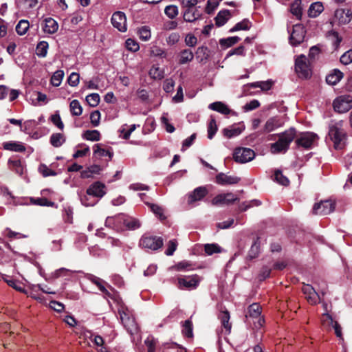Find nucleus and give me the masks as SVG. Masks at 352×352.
Returning <instances> with one entry per match:
<instances>
[{
    "mask_svg": "<svg viewBox=\"0 0 352 352\" xmlns=\"http://www.w3.org/2000/svg\"><path fill=\"white\" fill-rule=\"evenodd\" d=\"M275 136H278V140L270 144V152L272 154L285 153L287 151L290 144L296 137V130L292 127L283 133L270 135L267 139L268 140H272Z\"/></svg>",
    "mask_w": 352,
    "mask_h": 352,
    "instance_id": "1",
    "label": "nucleus"
},
{
    "mask_svg": "<svg viewBox=\"0 0 352 352\" xmlns=\"http://www.w3.org/2000/svg\"><path fill=\"white\" fill-rule=\"evenodd\" d=\"M118 311L122 323L131 336L132 342H134L137 340L139 342L141 340V337L138 334L139 328L128 307L122 304L119 306Z\"/></svg>",
    "mask_w": 352,
    "mask_h": 352,
    "instance_id": "2",
    "label": "nucleus"
},
{
    "mask_svg": "<svg viewBox=\"0 0 352 352\" xmlns=\"http://www.w3.org/2000/svg\"><path fill=\"white\" fill-rule=\"evenodd\" d=\"M342 122L331 124L329 126V135L333 142L334 148L342 150L346 144V133L342 129Z\"/></svg>",
    "mask_w": 352,
    "mask_h": 352,
    "instance_id": "3",
    "label": "nucleus"
},
{
    "mask_svg": "<svg viewBox=\"0 0 352 352\" xmlns=\"http://www.w3.org/2000/svg\"><path fill=\"white\" fill-rule=\"evenodd\" d=\"M246 322L248 324L253 322V328L260 329L265 320L261 316V307L258 303H252L248 307V313L245 314Z\"/></svg>",
    "mask_w": 352,
    "mask_h": 352,
    "instance_id": "4",
    "label": "nucleus"
},
{
    "mask_svg": "<svg viewBox=\"0 0 352 352\" xmlns=\"http://www.w3.org/2000/svg\"><path fill=\"white\" fill-rule=\"evenodd\" d=\"M295 71L300 78L307 79L311 75V69L307 57L301 54L295 59Z\"/></svg>",
    "mask_w": 352,
    "mask_h": 352,
    "instance_id": "5",
    "label": "nucleus"
},
{
    "mask_svg": "<svg viewBox=\"0 0 352 352\" xmlns=\"http://www.w3.org/2000/svg\"><path fill=\"white\" fill-rule=\"evenodd\" d=\"M163 245V239L157 236L144 234L140 240V246L144 249L155 251Z\"/></svg>",
    "mask_w": 352,
    "mask_h": 352,
    "instance_id": "6",
    "label": "nucleus"
},
{
    "mask_svg": "<svg viewBox=\"0 0 352 352\" xmlns=\"http://www.w3.org/2000/svg\"><path fill=\"white\" fill-rule=\"evenodd\" d=\"M255 157L254 150L246 147L236 148L233 152V159L237 163L245 164Z\"/></svg>",
    "mask_w": 352,
    "mask_h": 352,
    "instance_id": "7",
    "label": "nucleus"
},
{
    "mask_svg": "<svg viewBox=\"0 0 352 352\" xmlns=\"http://www.w3.org/2000/svg\"><path fill=\"white\" fill-rule=\"evenodd\" d=\"M333 107L335 111L339 113H344L352 108V96L342 95L337 97L333 102Z\"/></svg>",
    "mask_w": 352,
    "mask_h": 352,
    "instance_id": "8",
    "label": "nucleus"
},
{
    "mask_svg": "<svg viewBox=\"0 0 352 352\" xmlns=\"http://www.w3.org/2000/svg\"><path fill=\"white\" fill-rule=\"evenodd\" d=\"M318 137L316 134L311 132H305L296 140V144L298 147H302L305 149L312 148L317 143Z\"/></svg>",
    "mask_w": 352,
    "mask_h": 352,
    "instance_id": "9",
    "label": "nucleus"
},
{
    "mask_svg": "<svg viewBox=\"0 0 352 352\" xmlns=\"http://www.w3.org/2000/svg\"><path fill=\"white\" fill-rule=\"evenodd\" d=\"M289 42L292 45L296 46L300 45L305 38L306 30L302 24L293 25L292 32L289 31Z\"/></svg>",
    "mask_w": 352,
    "mask_h": 352,
    "instance_id": "10",
    "label": "nucleus"
},
{
    "mask_svg": "<svg viewBox=\"0 0 352 352\" xmlns=\"http://www.w3.org/2000/svg\"><path fill=\"white\" fill-rule=\"evenodd\" d=\"M124 214H119L116 216L108 217L105 220V226L110 228L116 232L124 230Z\"/></svg>",
    "mask_w": 352,
    "mask_h": 352,
    "instance_id": "11",
    "label": "nucleus"
},
{
    "mask_svg": "<svg viewBox=\"0 0 352 352\" xmlns=\"http://www.w3.org/2000/svg\"><path fill=\"white\" fill-rule=\"evenodd\" d=\"M200 282L198 275L195 274L188 276L178 278V287L179 289H196Z\"/></svg>",
    "mask_w": 352,
    "mask_h": 352,
    "instance_id": "12",
    "label": "nucleus"
},
{
    "mask_svg": "<svg viewBox=\"0 0 352 352\" xmlns=\"http://www.w3.org/2000/svg\"><path fill=\"white\" fill-rule=\"evenodd\" d=\"M335 209V204L331 200L322 201L314 204L313 212L316 214L327 215L332 212Z\"/></svg>",
    "mask_w": 352,
    "mask_h": 352,
    "instance_id": "13",
    "label": "nucleus"
},
{
    "mask_svg": "<svg viewBox=\"0 0 352 352\" xmlns=\"http://www.w3.org/2000/svg\"><path fill=\"white\" fill-rule=\"evenodd\" d=\"M284 125V122L280 116H273L267 120L263 125L261 133H271Z\"/></svg>",
    "mask_w": 352,
    "mask_h": 352,
    "instance_id": "14",
    "label": "nucleus"
},
{
    "mask_svg": "<svg viewBox=\"0 0 352 352\" xmlns=\"http://www.w3.org/2000/svg\"><path fill=\"white\" fill-rule=\"evenodd\" d=\"M111 23L120 32L126 31V17L124 12L120 11L114 12L111 16Z\"/></svg>",
    "mask_w": 352,
    "mask_h": 352,
    "instance_id": "15",
    "label": "nucleus"
},
{
    "mask_svg": "<svg viewBox=\"0 0 352 352\" xmlns=\"http://www.w3.org/2000/svg\"><path fill=\"white\" fill-rule=\"evenodd\" d=\"M208 193L206 186H199L195 188L188 195V204L192 205L195 202L202 200Z\"/></svg>",
    "mask_w": 352,
    "mask_h": 352,
    "instance_id": "16",
    "label": "nucleus"
},
{
    "mask_svg": "<svg viewBox=\"0 0 352 352\" xmlns=\"http://www.w3.org/2000/svg\"><path fill=\"white\" fill-rule=\"evenodd\" d=\"M322 323L324 326H332L335 330V333L340 339L343 340L342 334V328L338 322L333 321V318L328 313H324L322 316Z\"/></svg>",
    "mask_w": 352,
    "mask_h": 352,
    "instance_id": "17",
    "label": "nucleus"
},
{
    "mask_svg": "<svg viewBox=\"0 0 352 352\" xmlns=\"http://www.w3.org/2000/svg\"><path fill=\"white\" fill-rule=\"evenodd\" d=\"M105 185L100 182H96L87 189V194L93 195L99 201L105 194Z\"/></svg>",
    "mask_w": 352,
    "mask_h": 352,
    "instance_id": "18",
    "label": "nucleus"
},
{
    "mask_svg": "<svg viewBox=\"0 0 352 352\" xmlns=\"http://www.w3.org/2000/svg\"><path fill=\"white\" fill-rule=\"evenodd\" d=\"M302 291L310 304L315 305L319 302L320 296L311 285H305L302 288Z\"/></svg>",
    "mask_w": 352,
    "mask_h": 352,
    "instance_id": "19",
    "label": "nucleus"
},
{
    "mask_svg": "<svg viewBox=\"0 0 352 352\" xmlns=\"http://www.w3.org/2000/svg\"><path fill=\"white\" fill-rule=\"evenodd\" d=\"M236 199L237 197L232 192H228L215 196L212 200V205L230 204Z\"/></svg>",
    "mask_w": 352,
    "mask_h": 352,
    "instance_id": "20",
    "label": "nucleus"
},
{
    "mask_svg": "<svg viewBox=\"0 0 352 352\" xmlns=\"http://www.w3.org/2000/svg\"><path fill=\"white\" fill-rule=\"evenodd\" d=\"M335 18L340 24H348L352 20V11L350 9H337L335 12Z\"/></svg>",
    "mask_w": 352,
    "mask_h": 352,
    "instance_id": "21",
    "label": "nucleus"
},
{
    "mask_svg": "<svg viewBox=\"0 0 352 352\" xmlns=\"http://www.w3.org/2000/svg\"><path fill=\"white\" fill-rule=\"evenodd\" d=\"M215 179L216 182L221 186L235 184L240 181V179L236 176L227 175L223 173L217 174Z\"/></svg>",
    "mask_w": 352,
    "mask_h": 352,
    "instance_id": "22",
    "label": "nucleus"
},
{
    "mask_svg": "<svg viewBox=\"0 0 352 352\" xmlns=\"http://www.w3.org/2000/svg\"><path fill=\"white\" fill-rule=\"evenodd\" d=\"M44 25L42 27L43 31L45 34H53L58 30L57 21L51 17L45 18L43 21Z\"/></svg>",
    "mask_w": 352,
    "mask_h": 352,
    "instance_id": "23",
    "label": "nucleus"
},
{
    "mask_svg": "<svg viewBox=\"0 0 352 352\" xmlns=\"http://www.w3.org/2000/svg\"><path fill=\"white\" fill-rule=\"evenodd\" d=\"M344 77V74L338 69H332L330 73L326 76V82L331 85H336Z\"/></svg>",
    "mask_w": 352,
    "mask_h": 352,
    "instance_id": "24",
    "label": "nucleus"
},
{
    "mask_svg": "<svg viewBox=\"0 0 352 352\" xmlns=\"http://www.w3.org/2000/svg\"><path fill=\"white\" fill-rule=\"evenodd\" d=\"M3 148L5 150L14 151V152H24L25 151V146L21 142L10 141L6 142L3 144Z\"/></svg>",
    "mask_w": 352,
    "mask_h": 352,
    "instance_id": "25",
    "label": "nucleus"
},
{
    "mask_svg": "<svg viewBox=\"0 0 352 352\" xmlns=\"http://www.w3.org/2000/svg\"><path fill=\"white\" fill-rule=\"evenodd\" d=\"M85 277L92 283L96 285L101 292L105 294H109L107 289L104 287V284L106 283L104 280L91 274H87Z\"/></svg>",
    "mask_w": 352,
    "mask_h": 352,
    "instance_id": "26",
    "label": "nucleus"
},
{
    "mask_svg": "<svg viewBox=\"0 0 352 352\" xmlns=\"http://www.w3.org/2000/svg\"><path fill=\"white\" fill-rule=\"evenodd\" d=\"M244 128L238 126L236 125H232L228 128H225L223 130V135L227 138H232L239 135Z\"/></svg>",
    "mask_w": 352,
    "mask_h": 352,
    "instance_id": "27",
    "label": "nucleus"
},
{
    "mask_svg": "<svg viewBox=\"0 0 352 352\" xmlns=\"http://www.w3.org/2000/svg\"><path fill=\"white\" fill-rule=\"evenodd\" d=\"M140 226L141 223L138 219L125 214L124 230H135Z\"/></svg>",
    "mask_w": 352,
    "mask_h": 352,
    "instance_id": "28",
    "label": "nucleus"
},
{
    "mask_svg": "<svg viewBox=\"0 0 352 352\" xmlns=\"http://www.w3.org/2000/svg\"><path fill=\"white\" fill-rule=\"evenodd\" d=\"M208 108L223 115H228L230 113L229 107L222 102H212L209 104Z\"/></svg>",
    "mask_w": 352,
    "mask_h": 352,
    "instance_id": "29",
    "label": "nucleus"
},
{
    "mask_svg": "<svg viewBox=\"0 0 352 352\" xmlns=\"http://www.w3.org/2000/svg\"><path fill=\"white\" fill-rule=\"evenodd\" d=\"M78 195L81 204L85 207L94 206L98 202L97 198H95V197H94L93 195H89V194H87V190L85 194L82 195L80 194Z\"/></svg>",
    "mask_w": 352,
    "mask_h": 352,
    "instance_id": "30",
    "label": "nucleus"
},
{
    "mask_svg": "<svg viewBox=\"0 0 352 352\" xmlns=\"http://www.w3.org/2000/svg\"><path fill=\"white\" fill-rule=\"evenodd\" d=\"M65 142V138L63 134L60 133H52L50 138V144L56 148L61 146Z\"/></svg>",
    "mask_w": 352,
    "mask_h": 352,
    "instance_id": "31",
    "label": "nucleus"
},
{
    "mask_svg": "<svg viewBox=\"0 0 352 352\" xmlns=\"http://www.w3.org/2000/svg\"><path fill=\"white\" fill-rule=\"evenodd\" d=\"M230 318V313L227 310L221 311L219 315L221 325L226 329L228 333L230 332L232 327L231 324L229 322Z\"/></svg>",
    "mask_w": 352,
    "mask_h": 352,
    "instance_id": "32",
    "label": "nucleus"
},
{
    "mask_svg": "<svg viewBox=\"0 0 352 352\" xmlns=\"http://www.w3.org/2000/svg\"><path fill=\"white\" fill-rule=\"evenodd\" d=\"M201 14L193 8H186L184 12V20L186 22H193L200 17Z\"/></svg>",
    "mask_w": 352,
    "mask_h": 352,
    "instance_id": "33",
    "label": "nucleus"
},
{
    "mask_svg": "<svg viewBox=\"0 0 352 352\" xmlns=\"http://www.w3.org/2000/svg\"><path fill=\"white\" fill-rule=\"evenodd\" d=\"M323 10L324 7L322 3L315 2L311 4L308 10V14L310 17L314 18L318 16Z\"/></svg>",
    "mask_w": 352,
    "mask_h": 352,
    "instance_id": "34",
    "label": "nucleus"
},
{
    "mask_svg": "<svg viewBox=\"0 0 352 352\" xmlns=\"http://www.w3.org/2000/svg\"><path fill=\"white\" fill-rule=\"evenodd\" d=\"M137 33L140 38L143 41H148L151 38V30L147 25L141 26L138 28Z\"/></svg>",
    "mask_w": 352,
    "mask_h": 352,
    "instance_id": "35",
    "label": "nucleus"
},
{
    "mask_svg": "<svg viewBox=\"0 0 352 352\" xmlns=\"http://www.w3.org/2000/svg\"><path fill=\"white\" fill-rule=\"evenodd\" d=\"M197 58L200 63L206 62L209 58V50L207 47L201 46L197 48Z\"/></svg>",
    "mask_w": 352,
    "mask_h": 352,
    "instance_id": "36",
    "label": "nucleus"
},
{
    "mask_svg": "<svg viewBox=\"0 0 352 352\" xmlns=\"http://www.w3.org/2000/svg\"><path fill=\"white\" fill-rule=\"evenodd\" d=\"M230 12L228 10L220 11L215 17V23L218 27L223 26L228 20Z\"/></svg>",
    "mask_w": 352,
    "mask_h": 352,
    "instance_id": "37",
    "label": "nucleus"
},
{
    "mask_svg": "<svg viewBox=\"0 0 352 352\" xmlns=\"http://www.w3.org/2000/svg\"><path fill=\"white\" fill-rule=\"evenodd\" d=\"M251 28V23L248 19H243V21L237 23L233 28H232L229 32H234L239 30H248Z\"/></svg>",
    "mask_w": 352,
    "mask_h": 352,
    "instance_id": "38",
    "label": "nucleus"
},
{
    "mask_svg": "<svg viewBox=\"0 0 352 352\" xmlns=\"http://www.w3.org/2000/svg\"><path fill=\"white\" fill-rule=\"evenodd\" d=\"M239 41H241V38L237 36H230L226 38H221L219 40V44L221 47L228 48L234 45Z\"/></svg>",
    "mask_w": 352,
    "mask_h": 352,
    "instance_id": "39",
    "label": "nucleus"
},
{
    "mask_svg": "<svg viewBox=\"0 0 352 352\" xmlns=\"http://www.w3.org/2000/svg\"><path fill=\"white\" fill-rule=\"evenodd\" d=\"M194 58L192 52L189 49H186L180 52L179 63L186 64L190 62Z\"/></svg>",
    "mask_w": 352,
    "mask_h": 352,
    "instance_id": "40",
    "label": "nucleus"
},
{
    "mask_svg": "<svg viewBox=\"0 0 352 352\" xmlns=\"http://www.w3.org/2000/svg\"><path fill=\"white\" fill-rule=\"evenodd\" d=\"M82 138L89 141L100 140V133L98 130H87L82 134Z\"/></svg>",
    "mask_w": 352,
    "mask_h": 352,
    "instance_id": "41",
    "label": "nucleus"
},
{
    "mask_svg": "<svg viewBox=\"0 0 352 352\" xmlns=\"http://www.w3.org/2000/svg\"><path fill=\"white\" fill-rule=\"evenodd\" d=\"M29 28V21L28 20L22 19L20 20L16 25V32L19 35L22 36L26 34Z\"/></svg>",
    "mask_w": 352,
    "mask_h": 352,
    "instance_id": "42",
    "label": "nucleus"
},
{
    "mask_svg": "<svg viewBox=\"0 0 352 352\" xmlns=\"http://www.w3.org/2000/svg\"><path fill=\"white\" fill-rule=\"evenodd\" d=\"M290 10L298 19H300L302 16L301 1L295 0L291 5Z\"/></svg>",
    "mask_w": 352,
    "mask_h": 352,
    "instance_id": "43",
    "label": "nucleus"
},
{
    "mask_svg": "<svg viewBox=\"0 0 352 352\" xmlns=\"http://www.w3.org/2000/svg\"><path fill=\"white\" fill-rule=\"evenodd\" d=\"M3 280L10 287L16 289V291L24 292V289L22 287L21 283L14 279L9 278L8 276L3 275Z\"/></svg>",
    "mask_w": 352,
    "mask_h": 352,
    "instance_id": "44",
    "label": "nucleus"
},
{
    "mask_svg": "<svg viewBox=\"0 0 352 352\" xmlns=\"http://www.w3.org/2000/svg\"><path fill=\"white\" fill-rule=\"evenodd\" d=\"M48 43L47 41H40L36 48V53L39 57H45L47 54Z\"/></svg>",
    "mask_w": 352,
    "mask_h": 352,
    "instance_id": "45",
    "label": "nucleus"
},
{
    "mask_svg": "<svg viewBox=\"0 0 352 352\" xmlns=\"http://www.w3.org/2000/svg\"><path fill=\"white\" fill-rule=\"evenodd\" d=\"M204 250L207 255H212L214 253H220L223 249L217 243H208L204 245Z\"/></svg>",
    "mask_w": 352,
    "mask_h": 352,
    "instance_id": "46",
    "label": "nucleus"
},
{
    "mask_svg": "<svg viewBox=\"0 0 352 352\" xmlns=\"http://www.w3.org/2000/svg\"><path fill=\"white\" fill-rule=\"evenodd\" d=\"M63 77L64 72L63 70L56 71L51 78L52 85L54 87H58L61 84Z\"/></svg>",
    "mask_w": 352,
    "mask_h": 352,
    "instance_id": "47",
    "label": "nucleus"
},
{
    "mask_svg": "<svg viewBox=\"0 0 352 352\" xmlns=\"http://www.w3.org/2000/svg\"><path fill=\"white\" fill-rule=\"evenodd\" d=\"M70 111L73 116H79L82 113V108L78 100H73L70 102Z\"/></svg>",
    "mask_w": 352,
    "mask_h": 352,
    "instance_id": "48",
    "label": "nucleus"
},
{
    "mask_svg": "<svg viewBox=\"0 0 352 352\" xmlns=\"http://www.w3.org/2000/svg\"><path fill=\"white\" fill-rule=\"evenodd\" d=\"M149 75L153 79L161 80L164 76V72L158 66L153 65L149 70Z\"/></svg>",
    "mask_w": 352,
    "mask_h": 352,
    "instance_id": "49",
    "label": "nucleus"
},
{
    "mask_svg": "<svg viewBox=\"0 0 352 352\" xmlns=\"http://www.w3.org/2000/svg\"><path fill=\"white\" fill-rule=\"evenodd\" d=\"M94 151L95 154H98L100 157H109V160L112 158L113 155L111 151L101 148L99 144H96L94 146Z\"/></svg>",
    "mask_w": 352,
    "mask_h": 352,
    "instance_id": "50",
    "label": "nucleus"
},
{
    "mask_svg": "<svg viewBox=\"0 0 352 352\" xmlns=\"http://www.w3.org/2000/svg\"><path fill=\"white\" fill-rule=\"evenodd\" d=\"M250 86L253 88L259 87L262 90L268 91L272 86V82L270 80L255 82L251 83Z\"/></svg>",
    "mask_w": 352,
    "mask_h": 352,
    "instance_id": "51",
    "label": "nucleus"
},
{
    "mask_svg": "<svg viewBox=\"0 0 352 352\" xmlns=\"http://www.w3.org/2000/svg\"><path fill=\"white\" fill-rule=\"evenodd\" d=\"M178 8L175 5L167 6L164 9L165 14L170 19H173L178 14Z\"/></svg>",
    "mask_w": 352,
    "mask_h": 352,
    "instance_id": "52",
    "label": "nucleus"
},
{
    "mask_svg": "<svg viewBox=\"0 0 352 352\" xmlns=\"http://www.w3.org/2000/svg\"><path fill=\"white\" fill-rule=\"evenodd\" d=\"M50 121L57 126L60 130L63 131L64 129V124L62 122L61 118L59 114V111H56L54 114L50 117Z\"/></svg>",
    "mask_w": 352,
    "mask_h": 352,
    "instance_id": "53",
    "label": "nucleus"
},
{
    "mask_svg": "<svg viewBox=\"0 0 352 352\" xmlns=\"http://www.w3.org/2000/svg\"><path fill=\"white\" fill-rule=\"evenodd\" d=\"M150 54L151 56L156 57L165 58L166 56V50L157 45H153L151 47Z\"/></svg>",
    "mask_w": 352,
    "mask_h": 352,
    "instance_id": "54",
    "label": "nucleus"
},
{
    "mask_svg": "<svg viewBox=\"0 0 352 352\" xmlns=\"http://www.w3.org/2000/svg\"><path fill=\"white\" fill-rule=\"evenodd\" d=\"M86 101L89 106L95 107L98 106L100 102V96L96 93L89 94L86 97Z\"/></svg>",
    "mask_w": 352,
    "mask_h": 352,
    "instance_id": "55",
    "label": "nucleus"
},
{
    "mask_svg": "<svg viewBox=\"0 0 352 352\" xmlns=\"http://www.w3.org/2000/svg\"><path fill=\"white\" fill-rule=\"evenodd\" d=\"M274 180L283 186H287L289 181L287 177L283 175L280 170H276L274 173Z\"/></svg>",
    "mask_w": 352,
    "mask_h": 352,
    "instance_id": "56",
    "label": "nucleus"
},
{
    "mask_svg": "<svg viewBox=\"0 0 352 352\" xmlns=\"http://www.w3.org/2000/svg\"><path fill=\"white\" fill-rule=\"evenodd\" d=\"M146 204L150 207L151 211L160 219H164L165 218L163 209L162 207L157 204L146 203Z\"/></svg>",
    "mask_w": 352,
    "mask_h": 352,
    "instance_id": "57",
    "label": "nucleus"
},
{
    "mask_svg": "<svg viewBox=\"0 0 352 352\" xmlns=\"http://www.w3.org/2000/svg\"><path fill=\"white\" fill-rule=\"evenodd\" d=\"M217 131V126L214 118H211L208 126V138L211 140Z\"/></svg>",
    "mask_w": 352,
    "mask_h": 352,
    "instance_id": "58",
    "label": "nucleus"
},
{
    "mask_svg": "<svg viewBox=\"0 0 352 352\" xmlns=\"http://www.w3.org/2000/svg\"><path fill=\"white\" fill-rule=\"evenodd\" d=\"M260 250V242L259 239L257 238L251 246L249 251V256L252 258H255L258 254Z\"/></svg>",
    "mask_w": 352,
    "mask_h": 352,
    "instance_id": "59",
    "label": "nucleus"
},
{
    "mask_svg": "<svg viewBox=\"0 0 352 352\" xmlns=\"http://www.w3.org/2000/svg\"><path fill=\"white\" fill-rule=\"evenodd\" d=\"M63 218L65 222L72 223L73 219V209L69 206H66L63 209Z\"/></svg>",
    "mask_w": 352,
    "mask_h": 352,
    "instance_id": "60",
    "label": "nucleus"
},
{
    "mask_svg": "<svg viewBox=\"0 0 352 352\" xmlns=\"http://www.w3.org/2000/svg\"><path fill=\"white\" fill-rule=\"evenodd\" d=\"M177 248V241L176 239L170 240L167 243V248L165 251V254L167 256H172Z\"/></svg>",
    "mask_w": 352,
    "mask_h": 352,
    "instance_id": "61",
    "label": "nucleus"
},
{
    "mask_svg": "<svg viewBox=\"0 0 352 352\" xmlns=\"http://www.w3.org/2000/svg\"><path fill=\"white\" fill-rule=\"evenodd\" d=\"M156 343L157 341L153 336H148L144 340V344L147 347L148 352H155Z\"/></svg>",
    "mask_w": 352,
    "mask_h": 352,
    "instance_id": "62",
    "label": "nucleus"
},
{
    "mask_svg": "<svg viewBox=\"0 0 352 352\" xmlns=\"http://www.w3.org/2000/svg\"><path fill=\"white\" fill-rule=\"evenodd\" d=\"M125 46L128 50L133 52L138 51L140 49L138 43L132 38L126 39Z\"/></svg>",
    "mask_w": 352,
    "mask_h": 352,
    "instance_id": "63",
    "label": "nucleus"
},
{
    "mask_svg": "<svg viewBox=\"0 0 352 352\" xmlns=\"http://www.w3.org/2000/svg\"><path fill=\"white\" fill-rule=\"evenodd\" d=\"M340 62L346 65L352 63V49L343 54L340 59Z\"/></svg>",
    "mask_w": 352,
    "mask_h": 352,
    "instance_id": "64",
    "label": "nucleus"
}]
</instances>
